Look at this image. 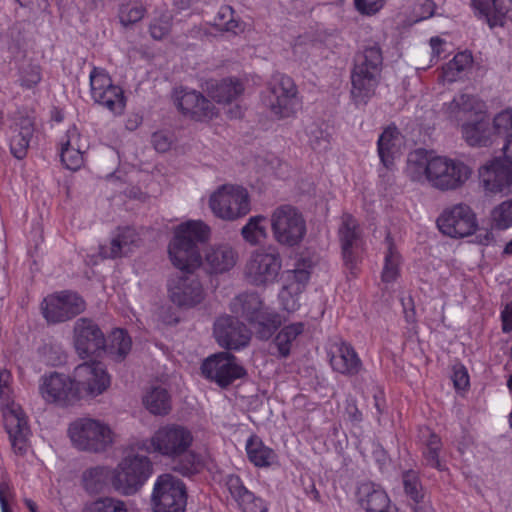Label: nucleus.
<instances>
[{
	"label": "nucleus",
	"instance_id": "1",
	"mask_svg": "<svg viewBox=\"0 0 512 512\" xmlns=\"http://www.w3.org/2000/svg\"><path fill=\"white\" fill-rule=\"evenodd\" d=\"M405 173L413 182L449 191L460 188L470 178L472 170L460 160L431 156L424 149H416L407 156Z\"/></svg>",
	"mask_w": 512,
	"mask_h": 512
},
{
	"label": "nucleus",
	"instance_id": "2",
	"mask_svg": "<svg viewBox=\"0 0 512 512\" xmlns=\"http://www.w3.org/2000/svg\"><path fill=\"white\" fill-rule=\"evenodd\" d=\"M194 442L192 432L179 424H166L143 441L141 448L149 453H157L172 461L173 471L190 477L201 469L200 457L191 450Z\"/></svg>",
	"mask_w": 512,
	"mask_h": 512
},
{
	"label": "nucleus",
	"instance_id": "3",
	"mask_svg": "<svg viewBox=\"0 0 512 512\" xmlns=\"http://www.w3.org/2000/svg\"><path fill=\"white\" fill-rule=\"evenodd\" d=\"M210 228L200 220H190L178 226L169 244V256L173 265L183 273H194L202 265L198 243L209 239Z\"/></svg>",
	"mask_w": 512,
	"mask_h": 512
},
{
	"label": "nucleus",
	"instance_id": "4",
	"mask_svg": "<svg viewBox=\"0 0 512 512\" xmlns=\"http://www.w3.org/2000/svg\"><path fill=\"white\" fill-rule=\"evenodd\" d=\"M383 66V55L378 43H371L358 52L351 72V96L356 105H365L375 94Z\"/></svg>",
	"mask_w": 512,
	"mask_h": 512
},
{
	"label": "nucleus",
	"instance_id": "5",
	"mask_svg": "<svg viewBox=\"0 0 512 512\" xmlns=\"http://www.w3.org/2000/svg\"><path fill=\"white\" fill-rule=\"evenodd\" d=\"M264 106L278 119L294 116L300 107L298 90L287 75H275L262 97Z\"/></svg>",
	"mask_w": 512,
	"mask_h": 512
},
{
	"label": "nucleus",
	"instance_id": "6",
	"mask_svg": "<svg viewBox=\"0 0 512 512\" xmlns=\"http://www.w3.org/2000/svg\"><path fill=\"white\" fill-rule=\"evenodd\" d=\"M152 474V463L145 455L129 454L112 473V485L123 495L137 493Z\"/></svg>",
	"mask_w": 512,
	"mask_h": 512
},
{
	"label": "nucleus",
	"instance_id": "7",
	"mask_svg": "<svg viewBox=\"0 0 512 512\" xmlns=\"http://www.w3.org/2000/svg\"><path fill=\"white\" fill-rule=\"evenodd\" d=\"M270 222L273 238L281 246L292 248L300 245L307 232L302 213L289 204L275 208Z\"/></svg>",
	"mask_w": 512,
	"mask_h": 512
},
{
	"label": "nucleus",
	"instance_id": "8",
	"mask_svg": "<svg viewBox=\"0 0 512 512\" xmlns=\"http://www.w3.org/2000/svg\"><path fill=\"white\" fill-rule=\"evenodd\" d=\"M68 435L78 450L94 453L105 451L113 442L110 427L92 418H78L70 423Z\"/></svg>",
	"mask_w": 512,
	"mask_h": 512
},
{
	"label": "nucleus",
	"instance_id": "9",
	"mask_svg": "<svg viewBox=\"0 0 512 512\" xmlns=\"http://www.w3.org/2000/svg\"><path fill=\"white\" fill-rule=\"evenodd\" d=\"M11 395L10 387L0 388L5 429L14 453L22 456L28 450L31 431L24 411L14 403Z\"/></svg>",
	"mask_w": 512,
	"mask_h": 512
},
{
	"label": "nucleus",
	"instance_id": "10",
	"mask_svg": "<svg viewBox=\"0 0 512 512\" xmlns=\"http://www.w3.org/2000/svg\"><path fill=\"white\" fill-rule=\"evenodd\" d=\"M151 502L154 512H185L187 505V489L178 477L164 473L157 477Z\"/></svg>",
	"mask_w": 512,
	"mask_h": 512
},
{
	"label": "nucleus",
	"instance_id": "11",
	"mask_svg": "<svg viewBox=\"0 0 512 512\" xmlns=\"http://www.w3.org/2000/svg\"><path fill=\"white\" fill-rule=\"evenodd\" d=\"M209 206L215 216L235 220L250 211L249 195L241 186L223 185L211 195Z\"/></svg>",
	"mask_w": 512,
	"mask_h": 512
},
{
	"label": "nucleus",
	"instance_id": "12",
	"mask_svg": "<svg viewBox=\"0 0 512 512\" xmlns=\"http://www.w3.org/2000/svg\"><path fill=\"white\" fill-rule=\"evenodd\" d=\"M202 375L221 388H227L235 380L246 375L238 359L229 352H219L207 357L201 365Z\"/></svg>",
	"mask_w": 512,
	"mask_h": 512
},
{
	"label": "nucleus",
	"instance_id": "13",
	"mask_svg": "<svg viewBox=\"0 0 512 512\" xmlns=\"http://www.w3.org/2000/svg\"><path fill=\"white\" fill-rule=\"evenodd\" d=\"M282 260L275 247L253 252L245 267L247 280L256 286L272 283L278 276Z\"/></svg>",
	"mask_w": 512,
	"mask_h": 512
},
{
	"label": "nucleus",
	"instance_id": "14",
	"mask_svg": "<svg viewBox=\"0 0 512 512\" xmlns=\"http://www.w3.org/2000/svg\"><path fill=\"white\" fill-rule=\"evenodd\" d=\"M39 392L42 398L51 404L68 407L79 401V390L73 377L53 372L40 379Z\"/></svg>",
	"mask_w": 512,
	"mask_h": 512
},
{
	"label": "nucleus",
	"instance_id": "15",
	"mask_svg": "<svg viewBox=\"0 0 512 512\" xmlns=\"http://www.w3.org/2000/svg\"><path fill=\"white\" fill-rule=\"evenodd\" d=\"M436 223L444 235L452 238L469 236L477 228L475 213L468 205L462 203L444 209Z\"/></svg>",
	"mask_w": 512,
	"mask_h": 512
},
{
	"label": "nucleus",
	"instance_id": "16",
	"mask_svg": "<svg viewBox=\"0 0 512 512\" xmlns=\"http://www.w3.org/2000/svg\"><path fill=\"white\" fill-rule=\"evenodd\" d=\"M167 287L169 299L180 308H192L204 299L203 286L195 273L177 272Z\"/></svg>",
	"mask_w": 512,
	"mask_h": 512
},
{
	"label": "nucleus",
	"instance_id": "17",
	"mask_svg": "<svg viewBox=\"0 0 512 512\" xmlns=\"http://www.w3.org/2000/svg\"><path fill=\"white\" fill-rule=\"evenodd\" d=\"M85 309L86 303L83 298L68 291L50 295L41 304L44 318L47 322L53 324L70 320L81 314Z\"/></svg>",
	"mask_w": 512,
	"mask_h": 512
},
{
	"label": "nucleus",
	"instance_id": "18",
	"mask_svg": "<svg viewBox=\"0 0 512 512\" xmlns=\"http://www.w3.org/2000/svg\"><path fill=\"white\" fill-rule=\"evenodd\" d=\"M75 387L79 390V400L84 396H98L111 384L110 375L101 362H84L73 371Z\"/></svg>",
	"mask_w": 512,
	"mask_h": 512
},
{
	"label": "nucleus",
	"instance_id": "19",
	"mask_svg": "<svg viewBox=\"0 0 512 512\" xmlns=\"http://www.w3.org/2000/svg\"><path fill=\"white\" fill-rule=\"evenodd\" d=\"M91 96L93 100L114 113H121L125 98L121 87L114 85L104 69L94 67L90 73Z\"/></svg>",
	"mask_w": 512,
	"mask_h": 512
},
{
	"label": "nucleus",
	"instance_id": "20",
	"mask_svg": "<svg viewBox=\"0 0 512 512\" xmlns=\"http://www.w3.org/2000/svg\"><path fill=\"white\" fill-rule=\"evenodd\" d=\"M73 344L77 354L85 359L104 350L105 336L92 319L82 317L74 323Z\"/></svg>",
	"mask_w": 512,
	"mask_h": 512
},
{
	"label": "nucleus",
	"instance_id": "21",
	"mask_svg": "<svg viewBox=\"0 0 512 512\" xmlns=\"http://www.w3.org/2000/svg\"><path fill=\"white\" fill-rule=\"evenodd\" d=\"M214 337L217 343L229 350L246 347L251 339V332L237 317L224 315L214 323Z\"/></svg>",
	"mask_w": 512,
	"mask_h": 512
},
{
	"label": "nucleus",
	"instance_id": "22",
	"mask_svg": "<svg viewBox=\"0 0 512 512\" xmlns=\"http://www.w3.org/2000/svg\"><path fill=\"white\" fill-rule=\"evenodd\" d=\"M480 183L489 193H500L512 185V161L494 158L479 168Z\"/></svg>",
	"mask_w": 512,
	"mask_h": 512
},
{
	"label": "nucleus",
	"instance_id": "23",
	"mask_svg": "<svg viewBox=\"0 0 512 512\" xmlns=\"http://www.w3.org/2000/svg\"><path fill=\"white\" fill-rule=\"evenodd\" d=\"M339 241L345 265L353 269L359 259L358 250L362 244V231L358 221L351 214H343L338 229Z\"/></svg>",
	"mask_w": 512,
	"mask_h": 512
},
{
	"label": "nucleus",
	"instance_id": "24",
	"mask_svg": "<svg viewBox=\"0 0 512 512\" xmlns=\"http://www.w3.org/2000/svg\"><path fill=\"white\" fill-rule=\"evenodd\" d=\"M329 357L332 369L344 376H356L363 369L361 359L355 349L347 342L341 341L332 345Z\"/></svg>",
	"mask_w": 512,
	"mask_h": 512
},
{
	"label": "nucleus",
	"instance_id": "25",
	"mask_svg": "<svg viewBox=\"0 0 512 512\" xmlns=\"http://www.w3.org/2000/svg\"><path fill=\"white\" fill-rule=\"evenodd\" d=\"M177 106L184 115L196 121L210 120L216 115L214 104L195 90L182 91Z\"/></svg>",
	"mask_w": 512,
	"mask_h": 512
},
{
	"label": "nucleus",
	"instance_id": "26",
	"mask_svg": "<svg viewBox=\"0 0 512 512\" xmlns=\"http://www.w3.org/2000/svg\"><path fill=\"white\" fill-rule=\"evenodd\" d=\"M139 236L134 228H118L109 244L100 245L99 254L104 259H116L130 254L138 245Z\"/></svg>",
	"mask_w": 512,
	"mask_h": 512
},
{
	"label": "nucleus",
	"instance_id": "27",
	"mask_svg": "<svg viewBox=\"0 0 512 512\" xmlns=\"http://www.w3.org/2000/svg\"><path fill=\"white\" fill-rule=\"evenodd\" d=\"M224 483L229 494L243 512H268L266 503L249 491L238 475H227Z\"/></svg>",
	"mask_w": 512,
	"mask_h": 512
},
{
	"label": "nucleus",
	"instance_id": "28",
	"mask_svg": "<svg viewBox=\"0 0 512 512\" xmlns=\"http://www.w3.org/2000/svg\"><path fill=\"white\" fill-rule=\"evenodd\" d=\"M238 261V252L229 244H217L208 247L204 255L205 269L211 274L230 271Z\"/></svg>",
	"mask_w": 512,
	"mask_h": 512
},
{
	"label": "nucleus",
	"instance_id": "29",
	"mask_svg": "<svg viewBox=\"0 0 512 512\" xmlns=\"http://www.w3.org/2000/svg\"><path fill=\"white\" fill-rule=\"evenodd\" d=\"M377 152L383 166L391 169L400 152V133L396 126H388L380 134Z\"/></svg>",
	"mask_w": 512,
	"mask_h": 512
},
{
	"label": "nucleus",
	"instance_id": "30",
	"mask_svg": "<svg viewBox=\"0 0 512 512\" xmlns=\"http://www.w3.org/2000/svg\"><path fill=\"white\" fill-rule=\"evenodd\" d=\"M33 133L34 125L30 118L22 117L15 123L10 139V150L14 157L22 159L26 156Z\"/></svg>",
	"mask_w": 512,
	"mask_h": 512
},
{
	"label": "nucleus",
	"instance_id": "31",
	"mask_svg": "<svg viewBox=\"0 0 512 512\" xmlns=\"http://www.w3.org/2000/svg\"><path fill=\"white\" fill-rule=\"evenodd\" d=\"M359 503L366 512H388L390 499L382 489L375 488L374 485L365 483L358 490Z\"/></svg>",
	"mask_w": 512,
	"mask_h": 512
},
{
	"label": "nucleus",
	"instance_id": "32",
	"mask_svg": "<svg viewBox=\"0 0 512 512\" xmlns=\"http://www.w3.org/2000/svg\"><path fill=\"white\" fill-rule=\"evenodd\" d=\"M267 308L257 293H242L230 302L231 312L245 318L248 322Z\"/></svg>",
	"mask_w": 512,
	"mask_h": 512
},
{
	"label": "nucleus",
	"instance_id": "33",
	"mask_svg": "<svg viewBox=\"0 0 512 512\" xmlns=\"http://www.w3.org/2000/svg\"><path fill=\"white\" fill-rule=\"evenodd\" d=\"M481 103L476 97L470 94H459L451 102L446 104V113L449 118L461 121L470 114L481 113Z\"/></svg>",
	"mask_w": 512,
	"mask_h": 512
},
{
	"label": "nucleus",
	"instance_id": "34",
	"mask_svg": "<svg viewBox=\"0 0 512 512\" xmlns=\"http://www.w3.org/2000/svg\"><path fill=\"white\" fill-rule=\"evenodd\" d=\"M462 134L466 142L471 146H486L490 141L491 131L488 120L480 113L473 122L462 125Z\"/></svg>",
	"mask_w": 512,
	"mask_h": 512
},
{
	"label": "nucleus",
	"instance_id": "35",
	"mask_svg": "<svg viewBox=\"0 0 512 512\" xmlns=\"http://www.w3.org/2000/svg\"><path fill=\"white\" fill-rule=\"evenodd\" d=\"M248 459L256 467H269L277 460V454L266 446L260 437L251 435L246 442Z\"/></svg>",
	"mask_w": 512,
	"mask_h": 512
},
{
	"label": "nucleus",
	"instance_id": "36",
	"mask_svg": "<svg viewBox=\"0 0 512 512\" xmlns=\"http://www.w3.org/2000/svg\"><path fill=\"white\" fill-rule=\"evenodd\" d=\"M249 324L255 336L260 340H268L281 325V317L275 311L267 308L254 317Z\"/></svg>",
	"mask_w": 512,
	"mask_h": 512
},
{
	"label": "nucleus",
	"instance_id": "37",
	"mask_svg": "<svg viewBox=\"0 0 512 512\" xmlns=\"http://www.w3.org/2000/svg\"><path fill=\"white\" fill-rule=\"evenodd\" d=\"M243 91V83L236 78H226L209 87L210 96L218 103H231Z\"/></svg>",
	"mask_w": 512,
	"mask_h": 512
},
{
	"label": "nucleus",
	"instance_id": "38",
	"mask_svg": "<svg viewBox=\"0 0 512 512\" xmlns=\"http://www.w3.org/2000/svg\"><path fill=\"white\" fill-rule=\"evenodd\" d=\"M142 401L145 408L153 415L165 416L172 408L168 391L158 386L147 391Z\"/></svg>",
	"mask_w": 512,
	"mask_h": 512
},
{
	"label": "nucleus",
	"instance_id": "39",
	"mask_svg": "<svg viewBox=\"0 0 512 512\" xmlns=\"http://www.w3.org/2000/svg\"><path fill=\"white\" fill-rule=\"evenodd\" d=\"M474 5L486 17L490 27L503 26L504 17L512 5V0H491V3L474 0Z\"/></svg>",
	"mask_w": 512,
	"mask_h": 512
},
{
	"label": "nucleus",
	"instance_id": "40",
	"mask_svg": "<svg viewBox=\"0 0 512 512\" xmlns=\"http://www.w3.org/2000/svg\"><path fill=\"white\" fill-rule=\"evenodd\" d=\"M131 347V337L124 329L117 328L111 333L110 342L105 344L104 350L112 360L121 362L127 357Z\"/></svg>",
	"mask_w": 512,
	"mask_h": 512
},
{
	"label": "nucleus",
	"instance_id": "41",
	"mask_svg": "<svg viewBox=\"0 0 512 512\" xmlns=\"http://www.w3.org/2000/svg\"><path fill=\"white\" fill-rule=\"evenodd\" d=\"M146 12V7L138 0H120L117 16L121 26L127 29L141 21Z\"/></svg>",
	"mask_w": 512,
	"mask_h": 512
},
{
	"label": "nucleus",
	"instance_id": "42",
	"mask_svg": "<svg viewBox=\"0 0 512 512\" xmlns=\"http://www.w3.org/2000/svg\"><path fill=\"white\" fill-rule=\"evenodd\" d=\"M385 245L386 252L384 257V267L382 270V281L385 283H391L399 276L401 255L397 251L389 233L385 238Z\"/></svg>",
	"mask_w": 512,
	"mask_h": 512
},
{
	"label": "nucleus",
	"instance_id": "43",
	"mask_svg": "<svg viewBox=\"0 0 512 512\" xmlns=\"http://www.w3.org/2000/svg\"><path fill=\"white\" fill-rule=\"evenodd\" d=\"M110 478L112 479V474L108 468L92 467L82 474L83 487L89 494H97L104 490Z\"/></svg>",
	"mask_w": 512,
	"mask_h": 512
},
{
	"label": "nucleus",
	"instance_id": "44",
	"mask_svg": "<svg viewBox=\"0 0 512 512\" xmlns=\"http://www.w3.org/2000/svg\"><path fill=\"white\" fill-rule=\"evenodd\" d=\"M473 57L470 52L464 51L456 54L443 67V78L447 82H455L459 80L464 72L472 67Z\"/></svg>",
	"mask_w": 512,
	"mask_h": 512
},
{
	"label": "nucleus",
	"instance_id": "45",
	"mask_svg": "<svg viewBox=\"0 0 512 512\" xmlns=\"http://www.w3.org/2000/svg\"><path fill=\"white\" fill-rule=\"evenodd\" d=\"M304 331V324L293 323L283 327L273 340L280 357L286 358L290 354L292 342Z\"/></svg>",
	"mask_w": 512,
	"mask_h": 512
},
{
	"label": "nucleus",
	"instance_id": "46",
	"mask_svg": "<svg viewBox=\"0 0 512 512\" xmlns=\"http://www.w3.org/2000/svg\"><path fill=\"white\" fill-rule=\"evenodd\" d=\"M266 218L262 215L252 216L241 229V235L250 245H258L267 238Z\"/></svg>",
	"mask_w": 512,
	"mask_h": 512
},
{
	"label": "nucleus",
	"instance_id": "47",
	"mask_svg": "<svg viewBox=\"0 0 512 512\" xmlns=\"http://www.w3.org/2000/svg\"><path fill=\"white\" fill-rule=\"evenodd\" d=\"M402 484L405 495L413 503L422 502V500L426 498V491L423 488L419 475L416 471H404L402 474Z\"/></svg>",
	"mask_w": 512,
	"mask_h": 512
},
{
	"label": "nucleus",
	"instance_id": "48",
	"mask_svg": "<svg viewBox=\"0 0 512 512\" xmlns=\"http://www.w3.org/2000/svg\"><path fill=\"white\" fill-rule=\"evenodd\" d=\"M82 512H127V506L120 499L103 497L86 504Z\"/></svg>",
	"mask_w": 512,
	"mask_h": 512
},
{
	"label": "nucleus",
	"instance_id": "49",
	"mask_svg": "<svg viewBox=\"0 0 512 512\" xmlns=\"http://www.w3.org/2000/svg\"><path fill=\"white\" fill-rule=\"evenodd\" d=\"M422 434L423 437H428L427 440H425L426 448L423 452L427 465L440 469V461L438 456V452L441 448L440 438L436 434L431 433L428 428H426Z\"/></svg>",
	"mask_w": 512,
	"mask_h": 512
},
{
	"label": "nucleus",
	"instance_id": "50",
	"mask_svg": "<svg viewBox=\"0 0 512 512\" xmlns=\"http://www.w3.org/2000/svg\"><path fill=\"white\" fill-rule=\"evenodd\" d=\"M307 135L309 138V144L313 150L324 151L328 149L330 144V134L322 125L312 123L307 127Z\"/></svg>",
	"mask_w": 512,
	"mask_h": 512
},
{
	"label": "nucleus",
	"instance_id": "51",
	"mask_svg": "<svg viewBox=\"0 0 512 512\" xmlns=\"http://www.w3.org/2000/svg\"><path fill=\"white\" fill-rule=\"evenodd\" d=\"M491 219L497 229L505 230L512 227V199L496 206L491 212Z\"/></svg>",
	"mask_w": 512,
	"mask_h": 512
},
{
	"label": "nucleus",
	"instance_id": "52",
	"mask_svg": "<svg viewBox=\"0 0 512 512\" xmlns=\"http://www.w3.org/2000/svg\"><path fill=\"white\" fill-rule=\"evenodd\" d=\"M299 288L294 289L293 284H288L279 293V299L283 308L288 312H294L299 308Z\"/></svg>",
	"mask_w": 512,
	"mask_h": 512
},
{
	"label": "nucleus",
	"instance_id": "53",
	"mask_svg": "<svg viewBox=\"0 0 512 512\" xmlns=\"http://www.w3.org/2000/svg\"><path fill=\"white\" fill-rule=\"evenodd\" d=\"M234 10L231 6H222L215 18V24L223 27L225 31H235L238 28L239 23L234 19Z\"/></svg>",
	"mask_w": 512,
	"mask_h": 512
},
{
	"label": "nucleus",
	"instance_id": "54",
	"mask_svg": "<svg viewBox=\"0 0 512 512\" xmlns=\"http://www.w3.org/2000/svg\"><path fill=\"white\" fill-rule=\"evenodd\" d=\"M41 81V72L38 65L28 64L20 72V85L30 89Z\"/></svg>",
	"mask_w": 512,
	"mask_h": 512
},
{
	"label": "nucleus",
	"instance_id": "55",
	"mask_svg": "<svg viewBox=\"0 0 512 512\" xmlns=\"http://www.w3.org/2000/svg\"><path fill=\"white\" fill-rule=\"evenodd\" d=\"M85 152L61 146V161L67 169L77 170L83 164Z\"/></svg>",
	"mask_w": 512,
	"mask_h": 512
},
{
	"label": "nucleus",
	"instance_id": "56",
	"mask_svg": "<svg viewBox=\"0 0 512 512\" xmlns=\"http://www.w3.org/2000/svg\"><path fill=\"white\" fill-rule=\"evenodd\" d=\"M61 146L83 152H86L88 149L86 140L82 138L76 126H72L67 130L65 140H62Z\"/></svg>",
	"mask_w": 512,
	"mask_h": 512
},
{
	"label": "nucleus",
	"instance_id": "57",
	"mask_svg": "<svg viewBox=\"0 0 512 512\" xmlns=\"http://www.w3.org/2000/svg\"><path fill=\"white\" fill-rule=\"evenodd\" d=\"M494 130L499 135H505L506 139L512 134V110L498 113L493 120Z\"/></svg>",
	"mask_w": 512,
	"mask_h": 512
},
{
	"label": "nucleus",
	"instance_id": "58",
	"mask_svg": "<svg viewBox=\"0 0 512 512\" xmlns=\"http://www.w3.org/2000/svg\"><path fill=\"white\" fill-rule=\"evenodd\" d=\"M171 29L170 16L162 15L150 24V34L156 40L163 39Z\"/></svg>",
	"mask_w": 512,
	"mask_h": 512
},
{
	"label": "nucleus",
	"instance_id": "59",
	"mask_svg": "<svg viewBox=\"0 0 512 512\" xmlns=\"http://www.w3.org/2000/svg\"><path fill=\"white\" fill-rule=\"evenodd\" d=\"M151 143L156 151L164 153L171 148L173 135L167 131H158L153 133Z\"/></svg>",
	"mask_w": 512,
	"mask_h": 512
},
{
	"label": "nucleus",
	"instance_id": "60",
	"mask_svg": "<svg viewBox=\"0 0 512 512\" xmlns=\"http://www.w3.org/2000/svg\"><path fill=\"white\" fill-rule=\"evenodd\" d=\"M356 9L365 15L377 13L383 6L382 0H354Z\"/></svg>",
	"mask_w": 512,
	"mask_h": 512
},
{
	"label": "nucleus",
	"instance_id": "61",
	"mask_svg": "<svg viewBox=\"0 0 512 512\" xmlns=\"http://www.w3.org/2000/svg\"><path fill=\"white\" fill-rule=\"evenodd\" d=\"M310 273L303 268H296L292 271V282L295 288H299V292H302L304 286L309 281Z\"/></svg>",
	"mask_w": 512,
	"mask_h": 512
},
{
	"label": "nucleus",
	"instance_id": "62",
	"mask_svg": "<svg viewBox=\"0 0 512 512\" xmlns=\"http://www.w3.org/2000/svg\"><path fill=\"white\" fill-rule=\"evenodd\" d=\"M452 379L456 389H465L469 385V376L464 367L456 368Z\"/></svg>",
	"mask_w": 512,
	"mask_h": 512
},
{
	"label": "nucleus",
	"instance_id": "63",
	"mask_svg": "<svg viewBox=\"0 0 512 512\" xmlns=\"http://www.w3.org/2000/svg\"><path fill=\"white\" fill-rule=\"evenodd\" d=\"M502 330L505 333L512 331V302L508 303L501 313Z\"/></svg>",
	"mask_w": 512,
	"mask_h": 512
},
{
	"label": "nucleus",
	"instance_id": "64",
	"mask_svg": "<svg viewBox=\"0 0 512 512\" xmlns=\"http://www.w3.org/2000/svg\"><path fill=\"white\" fill-rule=\"evenodd\" d=\"M413 512H434V509L425 498L422 502L413 503Z\"/></svg>",
	"mask_w": 512,
	"mask_h": 512
}]
</instances>
